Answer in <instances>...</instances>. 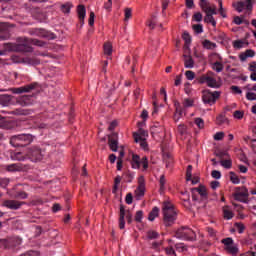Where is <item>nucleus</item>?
<instances>
[{"instance_id":"15","label":"nucleus","mask_w":256,"mask_h":256,"mask_svg":"<svg viewBox=\"0 0 256 256\" xmlns=\"http://www.w3.org/2000/svg\"><path fill=\"white\" fill-rule=\"evenodd\" d=\"M17 105H21V107H29V105L35 104V96L34 95H23L16 99Z\"/></svg>"},{"instance_id":"44","label":"nucleus","mask_w":256,"mask_h":256,"mask_svg":"<svg viewBox=\"0 0 256 256\" xmlns=\"http://www.w3.org/2000/svg\"><path fill=\"white\" fill-rule=\"evenodd\" d=\"M204 13L212 16L217 15V7L215 5H213L212 7L210 6L209 8L204 10Z\"/></svg>"},{"instance_id":"26","label":"nucleus","mask_w":256,"mask_h":256,"mask_svg":"<svg viewBox=\"0 0 256 256\" xmlns=\"http://www.w3.org/2000/svg\"><path fill=\"white\" fill-rule=\"evenodd\" d=\"M11 159L14 161H25L27 159V152L23 154V152H13L11 153Z\"/></svg>"},{"instance_id":"22","label":"nucleus","mask_w":256,"mask_h":256,"mask_svg":"<svg viewBox=\"0 0 256 256\" xmlns=\"http://www.w3.org/2000/svg\"><path fill=\"white\" fill-rule=\"evenodd\" d=\"M184 67L186 69H193L195 67V60H193V56L191 54H184Z\"/></svg>"},{"instance_id":"7","label":"nucleus","mask_w":256,"mask_h":256,"mask_svg":"<svg viewBox=\"0 0 256 256\" xmlns=\"http://www.w3.org/2000/svg\"><path fill=\"white\" fill-rule=\"evenodd\" d=\"M27 11H28V13H30V15H32V17L34 19H36L40 23L47 21V14L45 12H43V10H41V8L35 7V6H30L27 8Z\"/></svg>"},{"instance_id":"34","label":"nucleus","mask_w":256,"mask_h":256,"mask_svg":"<svg viewBox=\"0 0 256 256\" xmlns=\"http://www.w3.org/2000/svg\"><path fill=\"white\" fill-rule=\"evenodd\" d=\"M73 7V4H71L70 2H67L65 4H62L60 6V11H62V13H71V8Z\"/></svg>"},{"instance_id":"59","label":"nucleus","mask_w":256,"mask_h":256,"mask_svg":"<svg viewBox=\"0 0 256 256\" xmlns=\"http://www.w3.org/2000/svg\"><path fill=\"white\" fill-rule=\"evenodd\" d=\"M178 133L185 135V133H187V126L185 124L178 125Z\"/></svg>"},{"instance_id":"64","label":"nucleus","mask_w":256,"mask_h":256,"mask_svg":"<svg viewBox=\"0 0 256 256\" xmlns=\"http://www.w3.org/2000/svg\"><path fill=\"white\" fill-rule=\"evenodd\" d=\"M246 99H248V101H256V94L254 92H248Z\"/></svg>"},{"instance_id":"10","label":"nucleus","mask_w":256,"mask_h":256,"mask_svg":"<svg viewBox=\"0 0 256 256\" xmlns=\"http://www.w3.org/2000/svg\"><path fill=\"white\" fill-rule=\"evenodd\" d=\"M23 205H27V202H22L19 200H4L2 202V207H6V209H10L11 211H17V209H21Z\"/></svg>"},{"instance_id":"1","label":"nucleus","mask_w":256,"mask_h":256,"mask_svg":"<svg viewBox=\"0 0 256 256\" xmlns=\"http://www.w3.org/2000/svg\"><path fill=\"white\" fill-rule=\"evenodd\" d=\"M162 213L165 227H171V225H173L177 219V212L175 211V206L169 201H164Z\"/></svg>"},{"instance_id":"41","label":"nucleus","mask_w":256,"mask_h":256,"mask_svg":"<svg viewBox=\"0 0 256 256\" xmlns=\"http://www.w3.org/2000/svg\"><path fill=\"white\" fill-rule=\"evenodd\" d=\"M136 223H143V210H138L134 216Z\"/></svg>"},{"instance_id":"63","label":"nucleus","mask_w":256,"mask_h":256,"mask_svg":"<svg viewBox=\"0 0 256 256\" xmlns=\"http://www.w3.org/2000/svg\"><path fill=\"white\" fill-rule=\"evenodd\" d=\"M165 175L160 176V191L163 192L165 191Z\"/></svg>"},{"instance_id":"48","label":"nucleus","mask_w":256,"mask_h":256,"mask_svg":"<svg viewBox=\"0 0 256 256\" xmlns=\"http://www.w3.org/2000/svg\"><path fill=\"white\" fill-rule=\"evenodd\" d=\"M140 164H142L144 171H147V169H149V159L146 156H144L140 160Z\"/></svg>"},{"instance_id":"62","label":"nucleus","mask_w":256,"mask_h":256,"mask_svg":"<svg viewBox=\"0 0 256 256\" xmlns=\"http://www.w3.org/2000/svg\"><path fill=\"white\" fill-rule=\"evenodd\" d=\"M28 205H32V206H35V205H43V200L41 198H37V199H34V200H31Z\"/></svg>"},{"instance_id":"20","label":"nucleus","mask_w":256,"mask_h":256,"mask_svg":"<svg viewBox=\"0 0 256 256\" xmlns=\"http://www.w3.org/2000/svg\"><path fill=\"white\" fill-rule=\"evenodd\" d=\"M191 193H199L200 197H202V199L207 200V188L205 187V185L200 184L199 187L197 188H191Z\"/></svg>"},{"instance_id":"46","label":"nucleus","mask_w":256,"mask_h":256,"mask_svg":"<svg viewBox=\"0 0 256 256\" xmlns=\"http://www.w3.org/2000/svg\"><path fill=\"white\" fill-rule=\"evenodd\" d=\"M10 115H27V110H23L21 108L15 109L13 111L10 112Z\"/></svg>"},{"instance_id":"58","label":"nucleus","mask_w":256,"mask_h":256,"mask_svg":"<svg viewBox=\"0 0 256 256\" xmlns=\"http://www.w3.org/2000/svg\"><path fill=\"white\" fill-rule=\"evenodd\" d=\"M232 93H234V95H241V93H243V91L241 90V88H239V86H231L230 87Z\"/></svg>"},{"instance_id":"43","label":"nucleus","mask_w":256,"mask_h":256,"mask_svg":"<svg viewBox=\"0 0 256 256\" xmlns=\"http://www.w3.org/2000/svg\"><path fill=\"white\" fill-rule=\"evenodd\" d=\"M199 7L203 12L207 11L209 9V2L207 0H200L199 1Z\"/></svg>"},{"instance_id":"57","label":"nucleus","mask_w":256,"mask_h":256,"mask_svg":"<svg viewBox=\"0 0 256 256\" xmlns=\"http://www.w3.org/2000/svg\"><path fill=\"white\" fill-rule=\"evenodd\" d=\"M124 13H125L124 21H129V19H131V17H132L131 8H125Z\"/></svg>"},{"instance_id":"21","label":"nucleus","mask_w":256,"mask_h":256,"mask_svg":"<svg viewBox=\"0 0 256 256\" xmlns=\"http://www.w3.org/2000/svg\"><path fill=\"white\" fill-rule=\"evenodd\" d=\"M11 101H13L12 95H9V94L0 95V105H2V107H9L11 105Z\"/></svg>"},{"instance_id":"2","label":"nucleus","mask_w":256,"mask_h":256,"mask_svg":"<svg viewBox=\"0 0 256 256\" xmlns=\"http://www.w3.org/2000/svg\"><path fill=\"white\" fill-rule=\"evenodd\" d=\"M34 140L35 136L32 134H18L10 138V145H12V147H27L31 145Z\"/></svg>"},{"instance_id":"18","label":"nucleus","mask_w":256,"mask_h":256,"mask_svg":"<svg viewBox=\"0 0 256 256\" xmlns=\"http://www.w3.org/2000/svg\"><path fill=\"white\" fill-rule=\"evenodd\" d=\"M77 15L78 19H80L81 25H85V17L87 15V9L85 8V5L79 4L77 6Z\"/></svg>"},{"instance_id":"56","label":"nucleus","mask_w":256,"mask_h":256,"mask_svg":"<svg viewBox=\"0 0 256 256\" xmlns=\"http://www.w3.org/2000/svg\"><path fill=\"white\" fill-rule=\"evenodd\" d=\"M208 79H209V76L202 75V76L196 78V81L200 85H203V83H207Z\"/></svg>"},{"instance_id":"47","label":"nucleus","mask_w":256,"mask_h":256,"mask_svg":"<svg viewBox=\"0 0 256 256\" xmlns=\"http://www.w3.org/2000/svg\"><path fill=\"white\" fill-rule=\"evenodd\" d=\"M194 123L197 125L198 129L205 128V121H203L202 118H195Z\"/></svg>"},{"instance_id":"36","label":"nucleus","mask_w":256,"mask_h":256,"mask_svg":"<svg viewBox=\"0 0 256 256\" xmlns=\"http://www.w3.org/2000/svg\"><path fill=\"white\" fill-rule=\"evenodd\" d=\"M158 237H159V233L155 230H149L146 232V238L150 241L153 239H158Z\"/></svg>"},{"instance_id":"42","label":"nucleus","mask_w":256,"mask_h":256,"mask_svg":"<svg viewBox=\"0 0 256 256\" xmlns=\"http://www.w3.org/2000/svg\"><path fill=\"white\" fill-rule=\"evenodd\" d=\"M28 42L32 43V45H36V47H45L46 43L39 39H28Z\"/></svg>"},{"instance_id":"28","label":"nucleus","mask_w":256,"mask_h":256,"mask_svg":"<svg viewBox=\"0 0 256 256\" xmlns=\"http://www.w3.org/2000/svg\"><path fill=\"white\" fill-rule=\"evenodd\" d=\"M163 161L166 163V167L169 168L171 165H173V156H171V153L164 152L163 153Z\"/></svg>"},{"instance_id":"5","label":"nucleus","mask_w":256,"mask_h":256,"mask_svg":"<svg viewBox=\"0 0 256 256\" xmlns=\"http://www.w3.org/2000/svg\"><path fill=\"white\" fill-rule=\"evenodd\" d=\"M235 193L233 194V197L235 201H239L240 203H249V190L247 187H236Z\"/></svg>"},{"instance_id":"54","label":"nucleus","mask_w":256,"mask_h":256,"mask_svg":"<svg viewBox=\"0 0 256 256\" xmlns=\"http://www.w3.org/2000/svg\"><path fill=\"white\" fill-rule=\"evenodd\" d=\"M182 39H183L184 43H191V35L189 34V32L185 31L182 34Z\"/></svg>"},{"instance_id":"19","label":"nucleus","mask_w":256,"mask_h":256,"mask_svg":"<svg viewBox=\"0 0 256 256\" xmlns=\"http://www.w3.org/2000/svg\"><path fill=\"white\" fill-rule=\"evenodd\" d=\"M193 166L188 165L186 169V181H191L192 185H197L199 183V177H193Z\"/></svg>"},{"instance_id":"25","label":"nucleus","mask_w":256,"mask_h":256,"mask_svg":"<svg viewBox=\"0 0 256 256\" xmlns=\"http://www.w3.org/2000/svg\"><path fill=\"white\" fill-rule=\"evenodd\" d=\"M248 57H255V51L248 49L245 52L239 54L240 61H247Z\"/></svg>"},{"instance_id":"16","label":"nucleus","mask_w":256,"mask_h":256,"mask_svg":"<svg viewBox=\"0 0 256 256\" xmlns=\"http://www.w3.org/2000/svg\"><path fill=\"white\" fill-rule=\"evenodd\" d=\"M27 43H29V39L25 38L24 43L15 44L14 53H33V48Z\"/></svg>"},{"instance_id":"50","label":"nucleus","mask_w":256,"mask_h":256,"mask_svg":"<svg viewBox=\"0 0 256 256\" xmlns=\"http://www.w3.org/2000/svg\"><path fill=\"white\" fill-rule=\"evenodd\" d=\"M27 197H29V194L25 191H19L15 195V199H27Z\"/></svg>"},{"instance_id":"32","label":"nucleus","mask_w":256,"mask_h":256,"mask_svg":"<svg viewBox=\"0 0 256 256\" xmlns=\"http://www.w3.org/2000/svg\"><path fill=\"white\" fill-rule=\"evenodd\" d=\"M104 55H113V44L111 42L104 43Z\"/></svg>"},{"instance_id":"11","label":"nucleus","mask_w":256,"mask_h":256,"mask_svg":"<svg viewBox=\"0 0 256 256\" xmlns=\"http://www.w3.org/2000/svg\"><path fill=\"white\" fill-rule=\"evenodd\" d=\"M108 146L110 147L111 151L117 153L119 149V133L112 132L108 135Z\"/></svg>"},{"instance_id":"4","label":"nucleus","mask_w":256,"mask_h":256,"mask_svg":"<svg viewBox=\"0 0 256 256\" xmlns=\"http://www.w3.org/2000/svg\"><path fill=\"white\" fill-rule=\"evenodd\" d=\"M221 97L220 91L211 92V90H203L202 91V101L205 105H215L217 99Z\"/></svg>"},{"instance_id":"3","label":"nucleus","mask_w":256,"mask_h":256,"mask_svg":"<svg viewBox=\"0 0 256 256\" xmlns=\"http://www.w3.org/2000/svg\"><path fill=\"white\" fill-rule=\"evenodd\" d=\"M26 157L32 161V163H39L43 161L45 157V150L41 149L39 146L28 147L26 149Z\"/></svg>"},{"instance_id":"13","label":"nucleus","mask_w":256,"mask_h":256,"mask_svg":"<svg viewBox=\"0 0 256 256\" xmlns=\"http://www.w3.org/2000/svg\"><path fill=\"white\" fill-rule=\"evenodd\" d=\"M232 7L238 11V13H242V11L247 9V11H253V1L252 0H245L244 1H238L232 4Z\"/></svg>"},{"instance_id":"23","label":"nucleus","mask_w":256,"mask_h":256,"mask_svg":"<svg viewBox=\"0 0 256 256\" xmlns=\"http://www.w3.org/2000/svg\"><path fill=\"white\" fill-rule=\"evenodd\" d=\"M119 228L125 229V206L120 204Z\"/></svg>"},{"instance_id":"51","label":"nucleus","mask_w":256,"mask_h":256,"mask_svg":"<svg viewBox=\"0 0 256 256\" xmlns=\"http://www.w3.org/2000/svg\"><path fill=\"white\" fill-rule=\"evenodd\" d=\"M244 116H245V112L241 110H236L233 113L234 119H243Z\"/></svg>"},{"instance_id":"33","label":"nucleus","mask_w":256,"mask_h":256,"mask_svg":"<svg viewBox=\"0 0 256 256\" xmlns=\"http://www.w3.org/2000/svg\"><path fill=\"white\" fill-rule=\"evenodd\" d=\"M223 215H224V219H233L234 214L233 211L229 210V206H224L223 207Z\"/></svg>"},{"instance_id":"31","label":"nucleus","mask_w":256,"mask_h":256,"mask_svg":"<svg viewBox=\"0 0 256 256\" xmlns=\"http://www.w3.org/2000/svg\"><path fill=\"white\" fill-rule=\"evenodd\" d=\"M159 217V208L155 206L148 215V220L155 221V218Z\"/></svg>"},{"instance_id":"17","label":"nucleus","mask_w":256,"mask_h":256,"mask_svg":"<svg viewBox=\"0 0 256 256\" xmlns=\"http://www.w3.org/2000/svg\"><path fill=\"white\" fill-rule=\"evenodd\" d=\"M29 169H31V166H29V164H21V163L10 164L6 167V170L11 173H15L17 171L18 172L29 171Z\"/></svg>"},{"instance_id":"52","label":"nucleus","mask_w":256,"mask_h":256,"mask_svg":"<svg viewBox=\"0 0 256 256\" xmlns=\"http://www.w3.org/2000/svg\"><path fill=\"white\" fill-rule=\"evenodd\" d=\"M192 29H193V31H195V33H197V35H199L203 31V25L194 24V25H192Z\"/></svg>"},{"instance_id":"29","label":"nucleus","mask_w":256,"mask_h":256,"mask_svg":"<svg viewBox=\"0 0 256 256\" xmlns=\"http://www.w3.org/2000/svg\"><path fill=\"white\" fill-rule=\"evenodd\" d=\"M207 86L211 87L212 89H219L221 87V84L217 83V79L208 76Z\"/></svg>"},{"instance_id":"6","label":"nucleus","mask_w":256,"mask_h":256,"mask_svg":"<svg viewBox=\"0 0 256 256\" xmlns=\"http://www.w3.org/2000/svg\"><path fill=\"white\" fill-rule=\"evenodd\" d=\"M176 237L186 241H193L195 239V232L189 227L182 226L176 231Z\"/></svg>"},{"instance_id":"30","label":"nucleus","mask_w":256,"mask_h":256,"mask_svg":"<svg viewBox=\"0 0 256 256\" xmlns=\"http://www.w3.org/2000/svg\"><path fill=\"white\" fill-rule=\"evenodd\" d=\"M224 123L229 125V119H227L225 113H222L216 117V125H224Z\"/></svg>"},{"instance_id":"61","label":"nucleus","mask_w":256,"mask_h":256,"mask_svg":"<svg viewBox=\"0 0 256 256\" xmlns=\"http://www.w3.org/2000/svg\"><path fill=\"white\" fill-rule=\"evenodd\" d=\"M214 67L216 73H221V71H223V64L221 62H215Z\"/></svg>"},{"instance_id":"39","label":"nucleus","mask_w":256,"mask_h":256,"mask_svg":"<svg viewBox=\"0 0 256 256\" xmlns=\"http://www.w3.org/2000/svg\"><path fill=\"white\" fill-rule=\"evenodd\" d=\"M220 165H222L224 169H231V167H233V160L231 159L221 160Z\"/></svg>"},{"instance_id":"45","label":"nucleus","mask_w":256,"mask_h":256,"mask_svg":"<svg viewBox=\"0 0 256 256\" xmlns=\"http://www.w3.org/2000/svg\"><path fill=\"white\" fill-rule=\"evenodd\" d=\"M4 51L14 52L15 53V44L13 43H4Z\"/></svg>"},{"instance_id":"35","label":"nucleus","mask_w":256,"mask_h":256,"mask_svg":"<svg viewBox=\"0 0 256 256\" xmlns=\"http://www.w3.org/2000/svg\"><path fill=\"white\" fill-rule=\"evenodd\" d=\"M204 22L211 23L213 27H217V21H215V18L211 14H206V16L204 17Z\"/></svg>"},{"instance_id":"14","label":"nucleus","mask_w":256,"mask_h":256,"mask_svg":"<svg viewBox=\"0 0 256 256\" xmlns=\"http://www.w3.org/2000/svg\"><path fill=\"white\" fill-rule=\"evenodd\" d=\"M221 243L225 245L224 249L227 253H230V255H237V253H239V248H237V246H231L233 245V238H224L221 240Z\"/></svg>"},{"instance_id":"24","label":"nucleus","mask_w":256,"mask_h":256,"mask_svg":"<svg viewBox=\"0 0 256 256\" xmlns=\"http://www.w3.org/2000/svg\"><path fill=\"white\" fill-rule=\"evenodd\" d=\"M131 165L132 169H141V157L137 154H132Z\"/></svg>"},{"instance_id":"55","label":"nucleus","mask_w":256,"mask_h":256,"mask_svg":"<svg viewBox=\"0 0 256 256\" xmlns=\"http://www.w3.org/2000/svg\"><path fill=\"white\" fill-rule=\"evenodd\" d=\"M186 75V79H188V81H193V79H195V72L191 71V70H187L185 72Z\"/></svg>"},{"instance_id":"49","label":"nucleus","mask_w":256,"mask_h":256,"mask_svg":"<svg viewBox=\"0 0 256 256\" xmlns=\"http://www.w3.org/2000/svg\"><path fill=\"white\" fill-rule=\"evenodd\" d=\"M195 101L190 98H185L183 101V107L188 108V107H193Z\"/></svg>"},{"instance_id":"38","label":"nucleus","mask_w":256,"mask_h":256,"mask_svg":"<svg viewBox=\"0 0 256 256\" xmlns=\"http://www.w3.org/2000/svg\"><path fill=\"white\" fill-rule=\"evenodd\" d=\"M41 64V60L37 57H28V61H27V65H32L33 67H35L36 65H40Z\"/></svg>"},{"instance_id":"40","label":"nucleus","mask_w":256,"mask_h":256,"mask_svg":"<svg viewBox=\"0 0 256 256\" xmlns=\"http://www.w3.org/2000/svg\"><path fill=\"white\" fill-rule=\"evenodd\" d=\"M230 181L234 185H239V183H241V180L239 179V176H237V174H235V172H230Z\"/></svg>"},{"instance_id":"12","label":"nucleus","mask_w":256,"mask_h":256,"mask_svg":"<svg viewBox=\"0 0 256 256\" xmlns=\"http://www.w3.org/2000/svg\"><path fill=\"white\" fill-rule=\"evenodd\" d=\"M36 87H37V83H31L19 88H10L8 89V91L13 93L14 95H21V93H31V91L36 89Z\"/></svg>"},{"instance_id":"27","label":"nucleus","mask_w":256,"mask_h":256,"mask_svg":"<svg viewBox=\"0 0 256 256\" xmlns=\"http://www.w3.org/2000/svg\"><path fill=\"white\" fill-rule=\"evenodd\" d=\"M202 47L207 49L208 51H213V49H217V44L215 42H211L210 40L205 39L202 42Z\"/></svg>"},{"instance_id":"8","label":"nucleus","mask_w":256,"mask_h":256,"mask_svg":"<svg viewBox=\"0 0 256 256\" xmlns=\"http://www.w3.org/2000/svg\"><path fill=\"white\" fill-rule=\"evenodd\" d=\"M134 197L136 201H141L142 197H145V176H139L138 187L134 191Z\"/></svg>"},{"instance_id":"60","label":"nucleus","mask_w":256,"mask_h":256,"mask_svg":"<svg viewBox=\"0 0 256 256\" xmlns=\"http://www.w3.org/2000/svg\"><path fill=\"white\" fill-rule=\"evenodd\" d=\"M243 44H244L243 40H236L233 42V47L234 49H242Z\"/></svg>"},{"instance_id":"53","label":"nucleus","mask_w":256,"mask_h":256,"mask_svg":"<svg viewBox=\"0 0 256 256\" xmlns=\"http://www.w3.org/2000/svg\"><path fill=\"white\" fill-rule=\"evenodd\" d=\"M235 227L238 230V233H243L245 231V224L241 222H236Z\"/></svg>"},{"instance_id":"37","label":"nucleus","mask_w":256,"mask_h":256,"mask_svg":"<svg viewBox=\"0 0 256 256\" xmlns=\"http://www.w3.org/2000/svg\"><path fill=\"white\" fill-rule=\"evenodd\" d=\"M13 127H14V124L11 121L0 122V129L11 130V129H13Z\"/></svg>"},{"instance_id":"9","label":"nucleus","mask_w":256,"mask_h":256,"mask_svg":"<svg viewBox=\"0 0 256 256\" xmlns=\"http://www.w3.org/2000/svg\"><path fill=\"white\" fill-rule=\"evenodd\" d=\"M15 27V24H9V22H0V41H7L11 38L9 28Z\"/></svg>"}]
</instances>
